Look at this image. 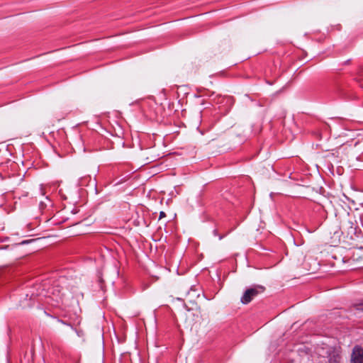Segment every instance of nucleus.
I'll return each mask as SVG.
<instances>
[{
	"label": "nucleus",
	"instance_id": "nucleus-1",
	"mask_svg": "<svg viewBox=\"0 0 363 363\" xmlns=\"http://www.w3.org/2000/svg\"><path fill=\"white\" fill-rule=\"evenodd\" d=\"M344 232L346 233L347 236L351 240L359 238L361 233V230L359 228L357 222L355 219L348 218L342 225Z\"/></svg>",
	"mask_w": 363,
	"mask_h": 363
},
{
	"label": "nucleus",
	"instance_id": "nucleus-2",
	"mask_svg": "<svg viewBox=\"0 0 363 363\" xmlns=\"http://www.w3.org/2000/svg\"><path fill=\"white\" fill-rule=\"evenodd\" d=\"M265 288L261 285H257L250 289H247L241 297V302L243 304H247L257 296L258 294L263 293Z\"/></svg>",
	"mask_w": 363,
	"mask_h": 363
},
{
	"label": "nucleus",
	"instance_id": "nucleus-3",
	"mask_svg": "<svg viewBox=\"0 0 363 363\" xmlns=\"http://www.w3.org/2000/svg\"><path fill=\"white\" fill-rule=\"evenodd\" d=\"M351 363H363V347L360 345H355L351 354Z\"/></svg>",
	"mask_w": 363,
	"mask_h": 363
},
{
	"label": "nucleus",
	"instance_id": "nucleus-4",
	"mask_svg": "<svg viewBox=\"0 0 363 363\" xmlns=\"http://www.w3.org/2000/svg\"><path fill=\"white\" fill-rule=\"evenodd\" d=\"M356 313L355 314L359 315L360 313H363V303L355 306Z\"/></svg>",
	"mask_w": 363,
	"mask_h": 363
},
{
	"label": "nucleus",
	"instance_id": "nucleus-5",
	"mask_svg": "<svg viewBox=\"0 0 363 363\" xmlns=\"http://www.w3.org/2000/svg\"><path fill=\"white\" fill-rule=\"evenodd\" d=\"M165 216H166V214H165V213L164 211H161L160 213V219H161L162 218H164Z\"/></svg>",
	"mask_w": 363,
	"mask_h": 363
},
{
	"label": "nucleus",
	"instance_id": "nucleus-6",
	"mask_svg": "<svg viewBox=\"0 0 363 363\" xmlns=\"http://www.w3.org/2000/svg\"><path fill=\"white\" fill-rule=\"evenodd\" d=\"M213 235H218V232H217V230H213Z\"/></svg>",
	"mask_w": 363,
	"mask_h": 363
},
{
	"label": "nucleus",
	"instance_id": "nucleus-7",
	"mask_svg": "<svg viewBox=\"0 0 363 363\" xmlns=\"http://www.w3.org/2000/svg\"><path fill=\"white\" fill-rule=\"evenodd\" d=\"M349 62H350V60H348L345 61V65L348 64V63H349Z\"/></svg>",
	"mask_w": 363,
	"mask_h": 363
},
{
	"label": "nucleus",
	"instance_id": "nucleus-8",
	"mask_svg": "<svg viewBox=\"0 0 363 363\" xmlns=\"http://www.w3.org/2000/svg\"><path fill=\"white\" fill-rule=\"evenodd\" d=\"M223 236H219V240L223 239Z\"/></svg>",
	"mask_w": 363,
	"mask_h": 363
}]
</instances>
